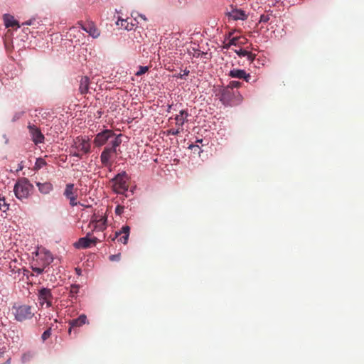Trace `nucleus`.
I'll list each match as a JSON object with an SVG mask.
<instances>
[{"instance_id": "35", "label": "nucleus", "mask_w": 364, "mask_h": 364, "mask_svg": "<svg viewBox=\"0 0 364 364\" xmlns=\"http://www.w3.org/2000/svg\"><path fill=\"white\" fill-rule=\"evenodd\" d=\"M120 254L112 255L109 257L110 261H119L120 259Z\"/></svg>"}, {"instance_id": "26", "label": "nucleus", "mask_w": 364, "mask_h": 364, "mask_svg": "<svg viewBox=\"0 0 364 364\" xmlns=\"http://www.w3.org/2000/svg\"><path fill=\"white\" fill-rule=\"evenodd\" d=\"M183 128H180V127H178V129H171L168 130V134L176 136L178 134H180L181 132H183Z\"/></svg>"}, {"instance_id": "41", "label": "nucleus", "mask_w": 364, "mask_h": 364, "mask_svg": "<svg viewBox=\"0 0 364 364\" xmlns=\"http://www.w3.org/2000/svg\"><path fill=\"white\" fill-rule=\"evenodd\" d=\"M69 326H70V327H69V328H68V332L69 335H70V334H71V332H72V330H73V328L74 327H71V325H69Z\"/></svg>"}, {"instance_id": "11", "label": "nucleus", "mask_w": 364, "mask_h": 364, "mask_svg": "<svg viewBox=\"0 0 364 364\" xmlns=\"http://www.w3.org/2000/svg\"><path fill=\"white\" fill-rule=\"evenodd\" d=\"M30 134L32 138V141L35 144L43 143L44 141V135L41 133V131L35 125L29 124L28 126Z\"/></svg>"}, {"instance_id": "15", "label": "nucleus", "mask_w": 364, "mask_h": 364, "mask_svg": "<svg viewBox=\"0 0 364 364\" xmlns=\"http://www.w3.org/2000/svg\"><path fill=\"white\" fill-rule=\"evenodd\" d=\"M228 16L234 21H245L248 17V14H247L245 11L238 9H233L230 12L228 13Z\"/></svg>"}, {"instance_id": "1", "label": "nucleus", "mask_w": 364, "mask_h": 364, "mask_svg": "<svg viewBox=\"0 0 364 364\" xmlns=\"http://www.w3.org/2000/svg\"><path fill=\"white\" fill-rule=\"evenodd\" d=\"M33 189V186L28 178H21L17 181L14 191L16 198L21 200L27 199Z\"/></svg>"}, {"instance_id": "24", "label": "nucleus", "mask_w": 364, "mask_h": 364, "mask_svg": "<svg viewBox=\"0 0 364 364\" xmlns=\"http://www.w3.org/2000/svg\"><path fill=\"white\" fill-rule=\"evenodd\" d=\"M117 25L120 26L122 27H124L127 31H130L133 28L134 25L131 24L129 25V23L126 19L119 18L117 21Z\"/></svg>"}, {"instance_id": "18", "label": "nucleus", "mask_w": 364, "mask_h": 364, "mask_svg": "<svg viewBox=\"0 0 364 364\" xmlns=\"http://www.w3.org/2000/svg\"><path fill=\"white\" fill-rule=\"evenodd\" d=\"M89 323L87 316L85 314L80 315L77 318L70 320L68 324L71 327H81L82 326Z\"/></svg>"}, {"instance_id": "9", "label": "nucleus", "mask_w": 364, "mask_h": 364, "mask_svg": "<svg viewBox=\"0 0 364 364\" xmlns=\"http://www.w3.org/2000/svg\"><path fill=\"white\" fill-rule=\"evenodd\" d=\"M38 301L41 306H43L45 304L47 307H50L53 305V294L51 293V290L47 288H42L38 291Z\"/></svg>"}, {"instance_id": "34", "label": "nucleus", "mask_w": 364, "mask_h": 364, "mask_svg": "<svg viewBox=\"0 0 364 364\" xmlns=\"http://www.w3.org/2000/svg\"><path fill=\"white\" fill-rule=\"evenodd\" d=\"M269 16L268 15L262 14L260 16L259 22L260 23H267L269 20Z\"/></svg>"}, {"instance_id": "7", "label": "nucleus", "mask_w": 364, "mask_h": 364, "mask_svg": "<svg viewBox=\"0 0 364 364\" xmlns=\"http://www.w3.org/2000/svg\"><path fill=\"white\" fill-rule=\"evenodd\" d=\"M73 149H75L87 154L90 152L91 144L87 136H77L74 139Z\"/></svg>"}, {"instance_id": "19", "label": "nucleus", "mask_w": 364, "mask_h": 364, "mask_svg": "<svg viewBox=\"0 0 364 364\" xmlns=\"http://www.w3.org/2000/svg\"><path fill=\"white\" fill-rule=\"evenodd\" d=\"M90 85V79L87 76H84L80 81L79 91L82 95L88 92Z\"/></svg>"}, {"instance_id": "37", "label": "nucleus", "mask_w": 364, "mask_h": 364, "mask_svg": "<svg viewBox=\"0 0 364 364\" xmlns=\"http://www.w3.org/2000/svg\"><path fill=\"white\" fill-rule=\"evenodd\" d=\"M245 57H247V58L250 61L252 62V61L255 60V54H253V53H252L251 52H249V51H248V52H247V55Z\"/></svg>"}, {"instance_id": "39", "label": "nucleus", "mask_w": 364, "mask_h": 364, "mask_svg": "<svg viewBox=\"0 0 364 364\" xmlns=\"http://www.w3.org/2000/svg\"><path fill=\"white\" fill-rule=\"evenodd\" d=\"M23 114V112L16 113L13 117V121L15 122L16 120L18 119L22 116Z\"/></svg>"}, {"instance_id": "13", "label": "nucleus", "mask_w": 364, "mask_h": 364, "mask_svg": "<svg viewBox=\"0 0 364 364\" xmlns=\"http://www.w3.org/2000/svg\"><path fill=\"white\" fill-rule=\"evenodd\" d=\"M80 25L82 29L84 30L85 32L88 33L89 35L91 36L92 38H97L100 36V31L93 22H87L84 25Z\"/></svg>"}, {"instance_id": "2", "label": "nucleus", "mask_w": 364, "mask_h": 364, "mask_svg": "<svg viewBox=\"0 0 364 364\" xmlns=\"http://www.w3.org/2000/svg\"><path fill=\"white\" fill-rule=\"evenodd\" d=\"M122 139L116 138L115 140L110 141L111 146H107L104 149L100 155V161L105 166L112 165L110 163L112 154H117V147L122 144Z\"/></svg>"}, {"instance_id": "31", "label": "nucleus", "mask_w": 364, "mask_h": 364, "mask_svg": "<svg viewBox=\"0 0 364 364\" xmlns=\"http://www.w3.org/2000/svg\"><path fill=\"white\" fill-rule=\"evenodd\" d=\"M78 291L79 287L77 285H72L70 287V294H71L72 296H74L75 294H77Z\"/></svg>"}, {"instance_id": "40", "label": "nucleus", "mask_w": 364, "mask_h": 364, "mask_svg": "<svg viewBox=\"0 0 364 364\" xmlns=\"http://www.w3.org/2000/svg\"><path fill=\"white\" fill-rule=\"evenodd\" d=\"M139 16L142 18L143 20L144 21H147V18H146V16L143 14H139Z\"/></svg>"}, {"instance_id": "17", "label": "nucleus", "mask_w": 364, "mask_h": 364, "mask_svg": "<svg viewBox=\"0 0 364 364\" xmlns=\"http://www.w3.org/2000/svg\"><path fill=\"white\" fill-rule=\"evenodd\" d=\"M188 113L187 110H181L178 114H176L174 119L176 121V125L178 127L183 128V124L188 122Z\"/></svg>"}, {"instance_id": "4", "label": "nucleus", "mask_w": 364, "mask_h": 364, "mask_svg": "<svg viewBox=\"0 0 364 364\" xmlns=\"http://www.w3.org/2000/svg\"><path fill=\"white\" fill-rule=\"evenodd\" d=\"M12 313L15 319L20 322L31 319L34 316L32 307L26 304H14L12 307Z\"/></svg>"}, {"instance_id": "21", "label": "nucleus", "mask_w": 364, "mask_h": 364, "mask_svg": "<svg viewBox=\"0 0 364 364\" xmlns=\"http://www.w3.org/2000/svg\"><path fill=\"white\" fill-rule=\"evenodd\" d=\"M4 25L6 28L14 27L15 26H16L17 28L20 27L18 22L14 19V16H11L9 14L4 15Z\"/></svg>"}, {"instance_id": "5", "label": "nucleus", "mask_w": 364, "mask_h": 364, "mask_svg": "<svg viewBox=\"0 0 364 364\" xmlns=\"http://www.w3.org/2000/svg\"><path fill=\"white\" fill-rule=\"evenodd\" d=\"M122 134H116L111 129H105L101 132H99L93 140V144L97 147H100L105 145L107 142H109L111 140H115L116 138L122 139Z\"/></svg>"}, {"instance_id": "22", "label": "nucleus", "mask_w": 364, "mask_h": 364, "mask_svg": "<svg viewBox=\"0 0 364 364\" xmlns=\"http://www.w3.org/2000/svg\"><path fill=\"white\" fill-rule=\"evenodd\" d=\"M106 221H107V218H105V217H102V218H101L100 219H99L97 220H92V221L90 222V225H93L94 230H97V229L99 230L102 231L106 228V225H105Z\"/></svg>"}, {"instance_id": "36", "label": "nucleus", "mask_w": 364, "mask_h": 364, "mask_svg": "<svg viewBox=\"0 0 364 364\" xmlns=\"http://www.w3.org/2000/svg\"><path fill=\"white\" fill-rule=\"evenodd\" d=\"M45 267H46L44 266L43 267H33V271L37 273L38 274H41L43 273Z\"/></svg>"}, {"instance_id": "12", "label": "nucleus", "mask_w": 364, "mask_h": 364, "mask_svg": "<svg viewBox=\"0 0 364 364\" xmlns=\"http://www.w3.org/2000/svg\"><path fill=\"white\" fill-rule=\"evenodd\" d=\"M36 255L38 257V259L42 262V264L44 267L48 266L53 261L52 254L46 249L38 250Z\"/></svg>"}, {"instance_id": "20", "label": "nucleus", "mask_w": 364, "mask_h": 364, "mask_svg": "<svg viewBox=\"0 0 364 364\" xmlns=\"http://www.w3.org/2000/svg\"><path fill=\"white\" fill-rule=\"evenodd\" d=\"M36 186L39 191L43 194H48L53 188V185L50 182L37 183Z\"/></svg>"}, {"instance_id": "32", "label": "nucleus", "mask_w": 364, "mask_h": 364, "mask_svg": "<svg viewBox=\"0 0 364 364\" xmlns=\"http://www.w3.org/2000/svg\"><path fill=\"white\" fill-rule=\"evenodd\" d=\"M124 207L122 205H117L115 208V213L118 215H121L124 212Z\"/></svg>"}, {"instance_id": "25", "label": "nucleus", "mask_w": 364, "mask_h": 364, "mask_svg": "<svg viewBox=\"0 0 364 364\" xmlns=\"http://www.w3.org/2000/svg\"><path fill=\"white\" fill-rule=\"evenodd\" d=\"M9 209V204L5 201L4 197L0 198V210L6 212Z\"/></svg>"}, {"instance_id": "44", "label": "nucleus", "mask_w": 364, "mask_h": 364, "mask_svg": "<svg viewBox=\"0 0 364 364\" xmlns=\"http://www.w3.org/2000/svg\"><path fill=\"white\" fill-rule=\"evenodd\" d=\"M197 141H198V143H202L203 140H202V139H200V140H198Z\"/></svg>"}, {"instance_id": "10", "label": "nucleus", "mask_w": 364, "mask_h": 364, "mask_svg": "<svg viewBox=\"0 0 364 364\" xmlns=\"http://www.w3.org/2000/svg\"><path fill=\"white\" fill-rule=\"evenodd\" d=\"M63 194L66 198L70 200V205L71 206L73 207L77 205V203L76 200L77 196V189L75 188L74 184H67Z\"/></svg>"}, {"instance_id": "33", "label": "nucleus", "mask_w": 364, "mask_h": 364, "mask_svg": "<svg viewBox=\"0 0 364 364\" xmlns=\"http://www.w3.org/2000/svg\"><path fill=\"white\" fill-rule=\"evenodd\" d=\"M236 53L238 55V56L240 57H245L247 55V50H243V49H240L238 50H235Z\"/></svg>"}, {"instance_id": "30", "label": "nucleus", "mask_w": 364, "mask_h": 364, "mask_svg": "<svg viewBox=\"0 0 364 364\" xmlns=\"http://www.w3.org/2000/svg\"><path fill=\"white\" fill-rule=\"evenodd\" d=\"M50 335H51V328H49L46 331H45L43 332V333L42 334V336H41L42 340L43 341H46L48 338H50Z\"/></svg>"}, {"instance_id": "23", "label": "nucleus", "mask_w": 364, "mask_h": 364, "mask_svg": "<svg viewBox=\"0 0 364 364\" xmlns=\"http://www.w3.org/2000/svg\"><path fill=\"white\" fill-rule=\"evenodd\" d=\"M247 39L242 37H233L232 38L228 44L225 46V48H228L230 46H237V45H242L245 44Z\"/></svg>"}, {"instance_id": "38", "label": "nucleus", "mask_w": 364, "mask_h": 364, "mask_svg": "<svg viewBox=\"0 0 364 364\" xmlns=\"http://www.w3.org/2000/svg\"><path fill=\"white\" fill-rule=\"evenodd\" d=\"M189 74V70L187 69H185L183 70V73L179 74L177 75L178 78H183L184 76H187Z\"/></svg>"}, {"instance_id": "28", "label": "nucleus", "mask_w": 364, "mask_h": 364, "mask_svg": "<svg viewBox=\"0 0 364 364\" xmlns=\"http://www.w3.org/2000/svg\"><path fill=\"white\" fill-rule=\"evenodd\" d=\"M242 85V82H239V81H231L230 82V83L228 85V86L230 87V88H232V90H233L234 88H239Z\"/></svg>"}, {"instance_id": "16", "label": "nucleus", "mask_w": 364, "mask_h": 364, "mask_svg": "<svg viewBox=\"0 0 364 364\" xmlns=\"http://www.w3.org/2000/svg\"><path fill=\"white\" fill-rule=\"evenodd\" d=\"M129 232H130L129 226L124 225V226H122V228H121L119 232H116L115 236L112 239V240H114L115 238L119 237V235L124 234V235L122 236L121 237H119L118 240L120 242H122V243L125 245V244L127 243V241H128V239H129Z\"/></svg>"}, {"instance_id": "8", "label": "nucleus", "mask_w": 364, "mask_h": 364, "mask_svg": "<svg viewBox=\"0 0 364 364\" xmlns=\"http://www.w3.org/2000/svg\"><path fill=\"white\" fill-rule=\"evenodd\" d=\"M91 235L90 233H87L86 237L80 238L75 244L74 246L77 249H86L89 248L91 246H95L97 242H100L98 238L96 237H93L92 238L90 237Z\"/></svg>"}, {"instance_id": "27", "label": "nucleus", "mask_w": 364, "mask_h": 364, "mask_svg": "<svg viewBox=\"0 0 364 364\" xmlns=\"http://www.w3.org/2000/svg\"><path fill=\"white\" fill-rule=\"evenodd\" d=\"M149 70V67L147 66H139V70L136 73V76H141L146 73Z\"/></svg>"}, {"instance_id": "6", "label": "nucleus", "mask_w": 364, "mask_h": 364, "mask_svg": "<svg viewBox=\"0 0 364 364\" xmlns=\"http://www.w3.org/2000/svg\"><path fill=\"white\" fill-rule=\"evenodd\" d=\"M236 94H239V92H235L227 85L219 90L218 95L223 105H231Z\"/></svg>"}, {"instance_id": "43", "label": "nucleus", "mask_w": 364, "mask_h": 364, "mask_svg": "<svg viewBox=\"0 0 364 364\" xmlns=\"http://www.w3.org/2000/svg\"><path fill=\"white\" fill-rule=\"evenodd\" d=\"M41 163H40V166H41L42 164H45V161L43 160V159H41L40 160Z\"/></svg>"}, {"instance_id": "14", "label": "nucleus", "mask_w": 364, "mask_h": 364, "mask_svg": "<svg viewBox=\"0 0 364 364\" xmlns=\"http://www.w3.org/2000/svg\"><path fill=\"white\" fill-rule=\"evenodd\" d=\"M228 76L232 78L243 79L246 82H250L251 76L247 73L244 70L241 69H232L229 73Z\"/></svg>"}, {"instance_id": "29", "label": "nucleus", "mask_w": 364, "mask_h": 364, "mask_svg": "<svg viewBox=\"0 0 364 364\" xmlns=\"http://www.w3.org/2000/svg\"><path fill=\"white\" fill-rule=\"evenodd\" d=\"M84 154H82V152L79 150H77L75 149H73L70 150V155L81 159L82 155Z\"/></svg>"}, {"instance_id": "3", "label": "nucleus", "mask_w": 364, "mask_h": 364, "mask_svg": "<svg viewBox=\"0 0 364 364\" xmlns=\"http://www.w3.org/2000/svg\"><path fill=\"white\" fill-rule=\"evenodd\" d=\"M129 176L125 171L118 173L112 180L113 191L118 194L124 195L129 188Z\"/></svg>"}, {"instance_id": "42", "label": "nucleus", "mask_w": 364, "mask_h": 364, "mask_svg": "<svg viewBox=\"0 0 364 364\" xmlns=\"http://www.w3.org/2000/svg\"><path fill=\"white\" fill-rule=\"evenodd\" d=\"M31 23H32L31 20L28 21H26V22H25V23H24V24H26V25H31Z\"/></svg>"}]
</instances>
